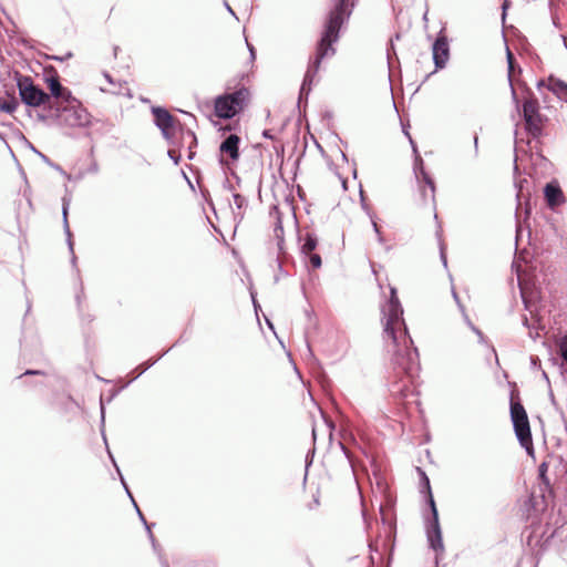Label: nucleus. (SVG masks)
Listing matches in <instances>:
<instances>
[{
    "label": "nucleus",
    "instance_id": "nucleus-1",
    "mask_svg": "<svg viewBox=\"0 0 567 567\" xmlns=\"http://www.w3.org/2000/svg\"><path fill=\"white\" fill-rule=\"evenodd\" d=\"M402 315L396 290L391 288L390 299L382 308L383 339L389 340L393 349V370L408 379L403 388L398 389L402 396H406L411 392L414 379L419 375L420 362L417 350L412 347L413 341L408 334Z\"/></svg>",
    "mask_w": 567,
    "mask_h": 567
},
{
    "label": "nucleus",
    "instance_id": "nucleus-17",
    "mask_svg": "<svg viewBox=\"0 0 567 567\" xmlns=\"http://www.w3.org/2000/svg\"><path fill=\"white\" fill-rule=\"evenodd\" d=\"M18 106L19 103L13 97L10 100L0 101V110L9 114H12L18 109Z\"/></svg>",
    "mask_w": 567,
    "mask_h": 567
},
{
    "label": "nucleus",
    "instance_id": "nucleus-23",
    "mask_svg": "<svg viewBox=\"0 0 567 567\" xmlns=\"http://www.w3.org/2000/svg\"><path fill=\"white\" fill-rule=\"evenodd\" d=\"M40 371L28 370L24 374H39Z\"/></svg>",
    "mask_w": 567,
    "mask_h": 567
},
{
    "label": "nucleus",
    "instance_id": "nucleus-22",
    "mask_svg": "<svg viewBox=\"0 0 567 567\" xmlns=\"http://www.w3.org/2000/svg\"><path fill=\"white\" fill-rule=\"evenodd\" d=\"M560 355L564 359V361L567 362V348H563V350H560Z\"/></svg>",
    "mask_w": 567,
    "mask_h": 567
},
{
    "label": "nucleus",
    "instance_id": "nucleus-20",
    "mask_svg": "<svg viewBox=\"0 0 567 567\" xmlns=\"http://www.w3.org/2000/svg\"><path fill=\"white\" fill-rule=\"evenodd\" d=\"M318 506H320V501H319V497H318V496H316V497L313 498L312 503H310V504L308 505V507H309V509H313V508H316V507H318Z\"/></svg>",
    "mask_w": 567,
    "mask_h": 567
},
{
    "label": "nucleus",
    "instance_id": "nucleus-4",
    "mask_svg": "<svg viewBox=\"0 0 567 567\" xmlns=\"http://www.w3.org/2000/svg\"><path fill=\"white\" fill-rule=\"evenodd\" d=\"M250 92L247 87H240L233 93H226L216 97L215 114L219 118H231L243 111L248 102Z\"/></svg>",
    "mask_w": 567,
    "mask_h": 567
},
{
    "label": "nucleus",
    "instance_id": "nucleus-9",
    "mask_svg": "<svg viewBox=\"0 0 567 567\" xmlns=\"http://www.w3.org/2000/svg\"><path fill=\"white\" fill-rule=\"evenodd\" d=\"M155 124L162 131L165 138L171 140L175 136L178 120L174 117L167 110L162 107H153Z\"/></svg>",
    "mask_w": 567,
    "mask_h": 567
},
{
    "label": "nucleus",
    "instance_id": "nucleus-6",
    "mask_svg": "<svg viewBox=\"0 0 567 567\" xmlns=\"http://www.w3.org/2000/svg\"><path fill=\"white\" fill-rule=\"evenodd\" d=\"M523 115L527 132L533 137L543 134L545 118L539 112V103L535 97H528L523 103Z\"/></svg>",
    "mask_w": 567,
    "mask_h": 567
},
{
    "label": "nucleus",
    "instance_id": "nucleus-3",
    "mask_svg": "<svg viewBox=\"0 0 567 567\" xmlns=\"http://www.w3.org/2000/svg\"><path fill=\"white\" fill-rule=\"evenodd\" d=\"M511 419L519 444L526 450L528 455L533 456L535 450L530 424L527 412L519 401V392L517 390L511 392Z\"/></svg>",
    "mask_w": 567,
    "mask_h": 567
},
{
    "label": "nucleus",
    "instance_id": "nucleus-7",
    "mask_svg": "<svg viewBox=\"0 0 567 567\" xmlns=\"http://www.w3.org/2000/svg\"><path fill=\"white\" fill-rule=\"evenodd\" d=\"M423 480H424V484H425V487L429 493V503H430L432 514H433V522H432L431 529L427 532V538H429L431 547L439 554V553L444 551L442 533H441V528H440V524H439V514H437V509L435 506L433 495L431 493L430 481L424 473H423Z\"/></svg>",
    "mask_w": 567,
    "mask_h": 567
},
{
    "label": "nucleus",
    "instance_id": "nucleus-2",
    "mask_svg": "<svg viewBox=\"0 0 567 567\" xmlns=\"http://www.w3.org/2000/svg\"><path fill=\"white\" fill-rule=\"evenodd\" d=\"M355 1L357 0H338L333 9L328 13L323 31L316 45L315 56L309 63L306 80L312 81V78L320 69L321 62L326 58H331L336 54L333 44L338 42L340 29L351 16Z\"/></svg>",
    "mask_w": 567,
    "mask_h": 567
},
{
    "label": "nucleus",
    "instance_id": "nucleus-12",
    "mask_svg": "<svg viewBox=\"0 0 567 567\" xmlns=\"http://www.w3.org/2000/svg\"><path fill=\"white\" fill-rule=\"evenodd\" d=\"M239 143L240 137L236 134H230L227 136L219 146L220 152V163L228 164L229 162L225 159V156H228L230 162H236L239 159Z\"/></svg>",
    "mask_w": 567,
    "mask_h": 567
},
{
    "label": "nucleus",
    "instance_id": "nucleus-21",
    "mask_svg": "<svg viewBox=\"0 0 567 567\" xmlns=\"http://www.w3.org/2000/svg\"><path fill=\"white\" fill-rule=\"evenodd\" d=\"M567 348V336H564L559 341V349Z\"/></svg>",
    "mask_w": 567,
    "mask_h": 567
},
{
    "label": "nucleus",
    "instance_id": "nucleus-14",
    "mask_svg": "<svg viewBox=\"0 0 567 567\" xmlns=\"http://www.w3.org/2000/svg\"><path fill=\"white\" fill-rule=\"evenodd\" d=\"M419 188L424 203H431L434 206L435 203V186L432 178L426 174L423 168L416 174Z\"/></svg>",
    "mask_w": 567,
    "mask_h": 567
},
{
    "label": "nucleus",
    "instance_id": "nucleus-13",
    "mask_svg": "<svg viewBox=\"0 0 567 567\" xmlns=\"http://www.w3.org/2000/svg\"><path fill=\"white\" fill-rule=\"evenodd\" d=\"M317 246V237L313 236L312 234H306L303 244L301 246V252L309 258V262L313 269H319L322 265L320 255L315 252Z\"/></svg>",
    "mask_w": 567,
    "mask_h": 567
},
{
    "label": "nucleus",
    "instance_id": "nucleus-5",
    "mask_svg": "<svg viewBox=\"0 0 567 567\" xmlns=\"http://www.w3.org/2000/svg\"><path fill=\"white\" fill-rule=\"evenodd\" d=\"M17 86L21 101L28 106L39 107L51 102L50 95L35 85L31 76H19L17 80Z\"/></svg>",
    "mask_w": 567,
    "mask_h": 567
},
{
    "label": "nucleus",
    "instance_id": "nucleus-19",
    "mask_svg": "<svg viewBox=\"0 0 567 567\" xmlns=\"http://www.w3.org/2000/svg\"><path fill=\"white\" fill-rule=\"evenodd\" d=\"M507 61H508L509 73H512L514 70V55L509 49H507Z\"/></svg>",
    "mask_w": 567,
    "mask_h": 567
},
{
    "label": "nucleus",
    "instance_id": "nucleus-10",
    "mask_svg": "<svg viewBox=\"0 0 567 567\" xmlns=\"http://www.w3.org/2000/svg\"><path fill=\"white\" fill-rule=\"evenodd\" d=\"M433 60L436 69H443L450 58V48L447 37L444 29H442L433 43L432 48Z\"/></svg>",
    "mask_w": 567,
    "mask_h": 567
},
{
    "label": "nucleus",
    "instance_id": "nucleus-16",
    "mask_svg": "<svg viewBox=\"0 0 567 567\" xmlns=\"http://www.w3.org/2000/svg\"><path fill=\"white\" fill-rule=\"evenodd\" d=\"M549 90L559 99L567 101V84L560 80L550 79Z\"/></svg>",
    "mask_w": 567,
    "mask_h": 567
},
{
    "label": "nucleus",
    "instance_id": "nucleus-11",
    "mask_svg": "<svg viewBox=\"0 0 567 567\" xmlns=\"http://www.w3.org/2000/svg\"><path fill=\"white\" fill-rule=\"evenodd\" d=\"M74 102L66 103L61 107V113L58 115L60 121L69 126H80L85 123L86 116L83 110L75 107Z\"/></svg>",
    "mask_w": 567,
    "mask_h": 567
},
{
    "label": "nucleus",
    "instance_id": "nucleus-8",
    "mask_svg": "<svg viewBox=\"0 0 567 567\" xmlns=\"http://www.w3.org/2000/svg\"><path fill=\"white\" fill-rule=\"evenodd\" d=\"M45 83L51 92V94H49L50 97L53 96L56 100L55 103L50 105L51 109L60 112V105L62 103L76 102V100L72 97L71 92L66 87L62 86L59 75L54 70L50 76L45 78Z\"/></svg>",
    "mask_w": 567,
    "mask_h": 567
},
{
    "label": "nucleus",
    "instance_id": "nucleus-18",
    "mask_svg": "<svg viewBox=\"0 0 567 567\" xmlns=\"http://www.w3.org/2000/svg\"><path fill=\"white\" fill-rule=\"evenodd\" d=\"M547 470H548V464H547L546 462H543V463L539 465V467H538V471H539V477H540V480H542L544 483H546V484H548V483H549V482H548V477H547V475H546Z\"/></svg>",
    "mask_w": 567,
    "mask_h": 567
},
{
    "label": "nucleus",
    "instance_id": "nucleus-15",
    "mask_svg": "<svg viewBox=\"0 0 567 567\" xmlns=\"http://www.w3.org/2000/svg\"><path fill=\"white\" fill-rule=\"evenodd\" d=\"M544 195L546 203L550 208H555L565 202L564 193L556 182L546 184Z\"/></svg>",
    "mask_w": 567,
    "mask_h": 567
}]
</instances>
